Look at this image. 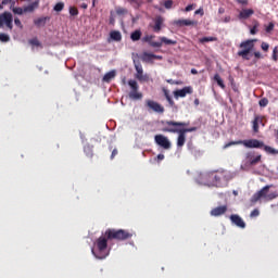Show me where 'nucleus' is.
<instances>
[{
	"label": "nucleus",
	"instance_id": "1",
	"mask_svg": "<svg viewBox=\"0 0 278 278\" xmlns=\"http://www.w3.org/2000/svg\"><path fill=\"white\" fill-rule=\"evenodd\" d=\"M201 179L206 186H215V188H223L229 181V172L225 169L212 170L201 174Z\"/></svg>",
	"mask_w": 278,
	"mask_h": 278
},
{
	"label": "nucleus",
	"instance_id": "2",
	"mask_svg": "<svg viewBox=\"0 0 278 278\" xmlns=\"http://www.w3.org/2000/svg\"><path fill=\"white\" fill-rule=\"evenodd\" d=\"M162 131L165 134H178L177 147L181 149L186 144V134H184L179 127H188L190 123L175 122V121H161Z\"/></svg>",
	"mask_w": 278,
	"mask_h": 278
},
{
	"label": "nucleus",
	"instance_id": "3",
	"mask_svg": "<svg viewBox=\"0 0 278 278\" xmlns=\"http://www.w3.org/2000/svg\"><path fill=\"white\" fill-rule=\"evenodd\" d=\"M236 144H243V147L247 149H263V151L269 155H278V150L270 146L264 144V141L257 139L230 141L226 143L223 149H229V147H236Z\"/></svg>",
	"mask_w": 278,
	"mask_h": 278
},
{
	"label": "nucleus",
	"instance_id": "4",
	"mask_svg": "<svg viewBox=\"0 0 278 278\" xmlns=\"http://www.w3.org/2000/svg\"><path fill=\"white\" fill-rule=\"evenodd\" d=\"M270 188H273V185H266L260 191L254 193L251 198V203H257V201H260L261 199H263V201L265 202L274 201V199H277V192L269 193Z\"/></svg>",
	"mask_w": 278,
	"mask_h": 278
},
{
	"label": "nucleus",
	"instance_id": "5",
	"mask_svg": "<svg viewBox=\"0 0 278 278\" xmlns=\"http://www.w3.org/2000/svg\"><path fill=\"white\" fill-rule=\"evenodd\" d=\"M104 235L106 236L109 241L117 240L118 242L129 240L134 236L131 232L127 230L114 229V228L106 229Z\"/></svg>",
	"mask_w": 278,
	"mask_h": 278
},
{
	"label": "nucleus",
	"instance_id": "6",
	"mask_svg": "<svg viewBox=\"0 0 278 278\" xmlns=\"http://www.w3.org/2000/svg\"><path fill=\"white\" fill-rule=\"evenodd\" d=\"M255 42H257V39H247L242 41L239 45V49L241 50L237 52V55L242 58V60H251V51L255 49Z\"/></svg>",
	"mask_w": 278,
	"mask_h": 278
},
{
	"label": "nucleus",
	"instance_id": "7",
	"mask_svg": "<svg viewBox=\"0 0 278 278\" xmlns=\"http://www.w3.org/2000/svg\"><path fill=\"white\" fill-rule=\"evenodd\" d=\"M108 236L105 233L99 237L96 241V247L98 249V254L92 250L93 255L98 257V260H105L108 255H110V251H108Z\"/></svg>",
	"mask_w": 278,
	"mask_h": 278
},
{
	"label": "nucleus",
	"instance_id": "8",
	"mask_svg": "<svg viewBox=\"0 0 278 278\" xmlns=\"http://www.w3.org/2000/svg\"><path fill=\"white\" fill-rule=\"evenodd\" d=\"M128 86L130 88V91L128 92V99H130V101H142L144 94H142V92L140 91V86L138 85V81L129 79Z\"/></svg>",
	"mask_w": 278,
	"mask_h": 278
},
{
	"label": "nucleus",
	"instance_id": "9",
	"mask_svg": "<svg viewBox=\"0 0 278 278\" xmlns=\"http://www.w3.org/2000/svg\"><path fill=\"white\" fill-rule=\"evenodd\" d=\"M135 71L137 72L135 77L138 81H149V74H144V70L142 68V64L140 61H134Z\"/></svg>",
	"mask_w": 278,
	"mask_h": 278
},
{
	"label": "nucleus",
	"instance_id": "10",
	"mask_svg": "<svg viewBox=\"0 0 278 278\" xmlns=\"http://www.w3.org/2000/svg\"><path fill=\"white\" fill-rule=\"evenodd\" d=\"M245 162L250 166H255L262 162V154L255 155V151H249L245 153Z\"/></svg>",
	"mask_w": 278,
	"mask_h": 278
},
{
	"label": "nucleus",
	"instance_id": "11",
	"mask_svg": "<svg viewBox=\"0 0 278 278\" xmlns=\"http://www.w3.org/2000/svg\"><path fill=\"white\" fill-rule=\"evenodd\" d=\"M12 21H13L12 13L4 12L0 14V27H3V25H5L9 29H12L13 28Z\"/></svg>",
	"mask_w": 278,
	"mask_h": 278
},
{
	"label": "nucleus",
	"instance_id": "12",
	"mask_svg": "<svg viewBox=\"0 0 278 278\" xmlns=\"http://www.w3.org/2000/svg\"><path fill=\"white\" fill-rule=\"evenodd\" d=\"M146 108H148V110H151L152 112H155L156 114H164V108L162 106V104L153 100H146Z\"/></svg>",
	"mask_w": 278,
	"mask_h": 278
},
{
	"label": "nucleus",
	"instance_id": "13",
	"mask_svg": "<svg viewBox=\"0 0 278 278\" xmlns=\"http://www.w3.org/2000/svg\"><path fill=\"white\" fill-rule=\"evenodd\" d=\"M154 140L159 147H162V149H170V141L168 140V137H165L164 135H156Z\"/></svg>",
	"mask_w": 278,
	"mask_h": 278
},
{
	"label": "nucleus",
	"instance_id": "14",
	"mask_svg": "<svg viewBox=\"0 0 278 278\" xmlns=\"http://www.w3.org/2000/svg\"><path fill=\"white\" fill-rule=\"evenodd\" d=\"M154 25H152V29L155 34H160L162 31V27H164V17L162 15H157L153 20Z\"/></svg>",
	"mask_w": 278,
	"mask_h": 278
},
{
	"label": "nucleus",
	"instance_id": "15",
	"mask_svg": "<svg viewBox=\"0 0 278 278\" xmlns=\"http://www.w3.org/2000/svg\"><path fill=\"white\" fill-rule=\"evenodd\" d=\"M187 94H192V87L187 86L184 87L182 89H178L174 91V97L175 99H184Z\"/></svg>",
	"mask_w": 278,
	"mask_h": 278
},
{
	"label": "nucleus",
	"instance_id": "16",
	"mask_svg": "<svg viewBox=\"0 0 278 278\" xmlns=\"http://www.w3.org/2000/svg\"><path fill=\"white\" fill-rule=\"evenodd\" d=\"M230 222L240 229H244L247 227V223H244V219H242V217H240L238 214L230 215Z\"/></svg>",
	"mask_w": 278,
	"mask_h": 278
},
{
	"label": "nucleus",
	"instance_id": "17",
	"mask_svg": "<svg viewBox=\"0 0 278 278\" xmlns=\"http://www.w3.org/2000/svg\"><path fill=\"white\" fill-rule=\"evenodd\" d=\"M173 25H175L176 27H190V26H197L198 22L191 21V20H175L173 22Z\"/></svg>",
	"mask_w": 278,
	"mask_h": 278
},
{
	"label": "nucleus",
	"instance_id": "18",
	"mask_svg": "<svg viewBox=\"0 0 278 278\" xmlns=\"http://www.w3.org/2000/svg\"><path fill=\"white\" fill-rule=\"evenodd\" d=\"M153 38H155V36L153 35H147L142 38V41L143 42H148L150 45V47H153V48H157L160 49V47H162V42L160 41H153Z\"/></svg>",
	"mask_w": 278,
	"mask_h": 278
},
{
	"label": "nucleus",
	"instance_id": "19",
	"mask_svg": "<svg viewBox=\"0 0 278 278\" xmlns=\"http://www.w3.org/2000/svg\"><path fill=\"white\" fill-rule=\"evenodd\" d=\"M226 213H227V205H222V206L214 207L211 211V216L218 217V216H223V214H226Z\"/></svg>",
	"mask_w": 278,
	"mask_h": 278
},
{
	"label": "nucleus",
	"instance_id": "20",
	"mask_svg": "<svg viewBox=\"0 0 278 278\" xmlns=\"http://www.w3.org/2000/svg\"><path fill=\"white\" fill-rule=\"evenodd\" d=\"M255 14V11L253 9H243L239 13V18L247 21V18H251Z\"/></svg>",
	"mask_w": 278,
	"mask_h": 278
},
{
	"label": "nucleus",
	"instance_id": "21",
	"mask_svg": "<svg viewBox=\"0 0 278 278\" xmlns=\"http://www.w3.org/2000/svg\"><path fill=\"white\" fill-rule=\"evenodd\" d=\"M47 21H51V17L50 16L38 17L37 20H34V25H36V27H45L47 25Z\"/></svg>",
	"mask_w": 278,
	"mask_h": 278
},
{
	"label": "nucleus",
	"instance_id": "22",
	"mask_svg": "<svg viewBox=\"0 0 278 278\" xmlns=\"http://www.w3.org/2000/svg\"><path fill=\"white\" fill-rule=\"evenodd\" d=\"M141 60L147 64H153V60H154L153 53L143 52V54L141 55Z\"/></svg>",
	"mask_w": 278,
	"mask_h": 278
},
{
	"label": "nucleus",
	"instance_id": "23",
	"mask_svg": "<svg viewBox=\"0 0 278 278\" xmlns=\"http://www.w3.org/2000/svg\"><path fill=\"white\" fill-rule=\"evenodd\" d=\"M110 37L112 40H115V42H121L123 40V35H121V31L118 30H112Z\"/></svg>",
	"mask_w": 278,
	"mask_h": 278
},
{
	"label": "nucleus",
	"instance_id": "24",
	"mask_svg": "<svg viewBox=\"0 0 278 278\" xmlns=\"http://www.w3.org/2000/svg\"><path fill=\"white\" fill-rule=\"evenodd\" d=\"M115 77H116V72L111 71L103 76L102 81H105V84H110V81H112Z\"/></svg>",
	"mask_w": 278,
	"mask_h": 278
},
{
	"label": "nucleus",
	"instance_id": "25",
	"mask_svg": "<svg viewBox=\"0 0 278 278\" xmlns=\"http://www.w3.org/2000/svg\"><path fill=\"white\" fill-rule=\"evenodd\" d=\"M140 38H142V30L140 29H137L130 34V39L132 40V42H138Z\"/></svg>",
	"mask_w": 278,
	"mask_h": 278
},
{
	"label": "nucleus",
	"instance_id": "26",
	"mask_svg": "<svg viewBox=\"0 0 278 278\" xmlns=\"http://www.w3.org/2000/svg\"><path fill=\"white\" fill-rule=\"evenodd\" d=\"M213 79H214V81H216L217 86H219V88H222V90H225V88H226L225 81H223V78H220L219 74H215Z\"/></svg>",
	"mask_w": 278,
	"mask_h": 278
},
{
	"label": "nucleus",
	"instance_id": "27",
	"mask_svg": "<svg viewBox=\"0 0 278 278\" xmlns=\"http://www.w3.org/2000/svg\"><path fill=\"white\" fill-rule=\"evenodd\" d=\"M40 1H35L30 4H28L27 7L24 8V12H34V10H36V8H38Z\"/></svg>",
	"mask_w": 278,
	"mask_h": 278
},
{
	"label": "nucleus",
	"instance_id": "28",
	"mask_svg": "<svg viewBox=\"0 0 278 278\" xmlns=\"http://www.w3.org/2000/svg\"><path fill=\"white\" fill-rule=\"evenodd\" d=\"M216 40H218L216 37H203L199 39V42L205 45V42H216Z\"/></svg>",
	"mask_w": 278,
	"mask_h": 278
},
{
	"label": "nucleus",
	"instance_id": "29",
	"mask_svg": "<svg viewBox=\"0 0 278 278\" xmlns=\"http://www.w3.org/2000/svg\"><path fill=\"white\" fill-rule=\"evenodd\" d=\"M164 97L166 99V101L169 103V105L173 108V105H175V101L173 100V98L170 97V93H168V90L164 89Z\"/></svg>",
	"mask_w": 278,
	"mask_h": 278
},
{
	"label": "nucleus",
	"instance_id": "30",
	"mask_svg": "<svg viewBox=\"0 0 278 278\" xmlns=\"http://www.w3.org/2000/svg\"><path fill=\"white\" fill-rule=\"evenodd\" d=\"M160 40L159 42H162L164 45H177V40H173V39H168L166 37H160Z\"/></svg>",
	"mask_w": 278,
	"mask_h": 278
},
{
	"label": "nucleus",
	"instance_id": "31",
	"mask_svg": "<svg viewBox=\"0 0 278 278\" xmlns=\"http://www.w3.org/2000/svg\"><path fill=\"white\" fill-rule=\"evenodd\" d=\"M253 131L257 134L260 131V117H255L253 121Z\"/></svg>",
	"mask_w": 278,
	"mask_h": 278
},
{
	"label": "nucleus",
	"instance_id": "32",
	"mask_svg": "<svg viewBox=\"0 0 278 278\" xmlns=\"http://www.w3.org/2000/svg\"><path fill=\"white\" fill-rule=\"evenodd\" d=\"M115 12L118 16H123L125 14H127V9L123 8V7H117L115 9Z\"/></svg>",
	"mask_w": 278,
	"mask_h": 278
},
{
	"label": "nucleus",
	"instance_id": "33",
	"mask_svg": "<svg viewBox=\"0 0 278 278\" xmlns=\"http://www.w3.org/2000/svg\"><path fill=\"white\" fill-rule=\"evenodd\" d=\"M257 27H260V22L254 21V25H253V27L250 29V34H251L252 36H255V34H257Z\"/></svg>",
	"mask_w": 278,
	"mask_h": 278
},
{
	"label": "nucleus",
	"instance_id": "34",
	"mask_svg": "<svg viewBox=\"0 0 278 278\" xmlns=\"http://www.w3.org/2000/svg\"><path fill=\"white\" fill-rule=\"evenodd\" d=\"M179 130L185 134H192V131H197V127H190V128H181L179 127Z\"/></svg>",
	"mask_w": 278,
	"mask_h": 278
},
{
	"label": "nucleus",
	"instance_id": "35",
	"mask_svg": "<svg viewBox=\"0 0 278 278\" xmlns=\"http://www.w3.org/2000/svg\"><path fill=\"white\" fill-rule=\"evenodd\" d=\"M0 42H10V35L5 33L0 34Z\"/></svg>",
	"mask_w": 278,
	"mask_h": 278
},
{
	"label": "nucleus",
	"instance_id": "36",
	"mask_svg": "<svg viewBox=\"0 0 278 278\" xmlns=\"http://www.w3.org/2000/svg\"><path fill=\"white\" fill-rule=\"evenodd\" d=\"M54 12H62V10H64V2H58L54 8H53Z\"/></svg>",
	"mask_w": 278,
	"mask_h": 278
},
{
	"label": "nucleus",
	"instance_id": "37",
	"mask_svg": "<svg viewBox=\"0 0 278 278\" xmlns=\"http://www.w3.org/2000/svg\"><path fill=\"white\" fill-rule=\"evenodd\" d=\"M70 15L79 16V10L76 7H70Z\"/></svg>",
	"mask_w": 278,
	"mask_h": 278
},
{
	"label": "nucleus",
	"instance_id": "38",
	"mask_svg": "<svg viewBox=\"0 0 278 278\" xmlns=\"http://www.w3.org/2000/svg\"><path fill=\"white\" fill-rule=\"evenodd\" d=\"M29 45H31L33 47H42L38 38L30 39Z\"/></svg>",
	"mask_w": 278,
	"mask_h": 278
},
{
	"label": "nucleus",
	"instance_id": "39",
	"mask_svg": "<svg viewBox=\"0 0 278 278\" xmlns=\"http://www.w3.org/2000/svg\"><path fill=\"white\" fill-rule=\"evenodd\" d=\"M25 12V9L17 7L13 9V13L14 14H18V15H23V13Z\"/></svg>",
	"mask_w": 278,
	"mask_h": 278
},
{
	"label": "nucleus",
	"instance_id": "40",
	"mask_svg": "<svg viewBox=\"0 0 278 278\" xmlns=\"http://www.w3.org/2000/svg\"><path fill=\"white\" fill-rule=\"evenodd\" d=\"M258 105L260 108H266V105H268V100L267 98H263L258 101Z\"/></svg>",
	"mask_w": 278,
	"mask_h": 278
},
{
	"label": "nucleus",
	"instance_id": "41",
	"mask_svg": "<svg viewBox=\"0 0 278 278\" xmlns=\"http://www.w3.org/2000/svg\"><path fill=\"white\" fill-rule=\"evenodd\" d=\"M261 49H262L263 51H265V53H267L268 49H270V45H268L267 42L263 41V42L261 43Z\"/></svg>",
	"mask_w": 278,
	"mask_h": 278
},
{
	"label": "nucleus",
	"instance_id": "42",
	"mask_svg": "<svg viewBox=\"0 0 278 278\" xmlns=\"http://www.w3.org/2000/svg\"><path fill=\"white\" fill-rule=\"evenodd\" d=\"M273 29H275V24H274L273 22H270V23L268 24V26L265 28V31H266L267 34H270V31H273Z\"/></svg>",
	"mask_w": 278,
	"mask_h": 278
},
{
	"label": "nucleus",
	"instance_id": "43",
	"mask_svg": "<svg viewBox=\"0 0 278 278\" xmlns=\"http://www.w3.org/2000/svg\"><path fill=\"white\" fill-rule=\"evenodd\" d=\"M164 8H165L166 10H170V8H173V0H166V1L164 2Z\"/></svg>",
	"mask_w": 278,
	"mask_h": 278
},
{
	"label": "nucleus",
	"instance_id": "44",
	"mask_svg": "<svg viewBox=\"0 0 278 278\" xmlns=\"http://www.w3.org/2000/svg\"><path fill=\"white\" fill-rule=\"evenodd\" d=\"M277 54H278V48L275 47L274 50H273V55H271L274 62H277V60H278V55Z\"/></svg>",
	"mask_w": 278,
	"mask_h": 278
},
{
	"label": "nucleus",
	"instance_id": "45",
	"mask_svg": "<svg viewBox=\"0 0 278 278\" xmlns=\"http://www.w3.org/2000/svg\"><path fill=\"white\" fill-rule=\"evenodd\" d=\"M251 218H255L257 216H260V210L254 208L251 214H250Z\"/></svg>",
	"mask_w": 278,
	"mask_h": 278
},
{
	"label": "nucleus",
	"instance_id": "46",
	"mask_svg": "<svg viewBox=\"0 0 278 278\" xmlns=\"http://www.w3.org/2000/svg\"><path fill=\"white\" fill-rule=\"evenodd\" d=\"M14 24L16 25V27L23 29V23H21V20L18 17L14 18Z\"/></svg>",
	"mask_w": 278,
	"mask_h": 278
},
{
	"label": "nucleus",
	"instance_id": "47",
	"mask_svg": "<svg viewBox=\"0 0 278 278\" xmlns=\"http://www.w3.org/2000/svg\"><path fill=\"white\" fill-rule=\"evenodd\" d=\"M192 10H194V4H188V5L185 8V12H192Z\"/></svg>",
	"mask_w": 278,
	"mask_h": 278
},
{
	"label": "nucleus",
	"instance_id": "48",
	"mask_svg": "<svg viewBox=\"0 0 278 278\" xmlns=\"http://www.w3.org/2000/svg\"><path fill=\"white\" fill-rule=\"evenodd\" d=\"M8 3H12L14 5V3H16V0H2V5H8Z\"/></svg>",
	"mask_w": 278,
	"mask_h": 278
},
{
	"label": "nucleus",
	"instance_id": "49",
	"mask_svg": "<svg viewBox=\"0 0 278 278\" xmlns=\"http://www.w3.org/2000/svg\"><path fill=\"white\" fill-rule=\"evenodd\" d=\"M237 3H240L241 5H249V0H236Z\"/></svg>",
	"mask_w": 278,
	"mask_h": 278
},
{
	"label": "nucleus",
	"instance_id": "50",
	"mask_svg": "<svg viewBox=\"0 0 278 278\" xmlns=\"http://www.w3.org/2000/svg\"><path fill=\"white\" fill-rule=\"evenodd\" d=\"M254 58H256V60H262V53L260 51H256L253 53Z\"/></svg>",
	"mask_w": 278,
	"mask_h": 278
},
{
	"label": "nucleus",
	"instance_id": "51",
	"mask_svg": "<svg viewBox=\"0 0 278 278\" xmlns=\"http://www.w3.org/2000/svg\"><path fill=\"white\" fill-rule=\"evenodd\" d=\"M116 155H118V150L117 149H114L112 151V154H111V160H114V157H116Z\"/></svg>",
	"mask_w": 278,
	"mask_h": 278
},
{
	"label": "nucleus",
	"instance_id": "52",
	"mask_svg": "<svg viewBox=\"0 0 278 278\" xmlns=\"http://www.w3.org/2000/svg\"><path fill=\"white\" fill-rule=\"evenodd\" d=\"M127 1L128 3H130V5H134V4L138 5V0H127Z\"/></svg>",
	"mask_w": 278,
	"mask_h": 278
},
{
	"label": "nucleus",
	"instance_id": "53",
	"mask_svg": "<svg viewBox=\"0 0 278 278\" xmlns=\"http://www.w3.org/2000/svg\"><path fill=\"white\" fill-rule=\"evenodd\" d=\"M153 58H154V60H164V58L162 55L153 54Z\"/></svg>",
	"mask_w": 278,
	"mask_h": 278
},
{
	"label": "nucleus",
	"instance_id": "54",
	"mask_svg": "<svg viewBox=\"0 0 278 278\" xmlns=\"http://www.w3.org/2000/svg\"><path fill=\"white\" fill-rule=\"evenodd\" d=\"M191 75H199V71H197V68H191Z\"/></svg>",
	"mask_w": 278,
	"mask_h": 278
},
{
	"label": "nucleus",
	"instance_id": "55",
	"mask_svg": "<svg viewBox=\"0 0 278 278\" xmlns=\"http://www.w3.org/2000/svg\"><path fill=\"white\" fill-rule=\"evenodd\" d=\"M156 160H159V162H162V160H164V154H159L156 156Z\"/></svg>",
	"mask_w": 278,
	"mask_h": 278
},
{
	"label": "nucleus",
	"instance_id": "56",
	"mask_svg": "<svg viewBox=\"0 0 278 278\" xmlns=\"http://www.w3.org/2000/svg\"><path fill=\"white\" fill-rule=\"evenodd\" d=\"M194 14H201V16H203V10L202 9H199L194 12Z\"/></svg>",
	"mask_w": 278,
	"mask_h": 278
},
{
	"label": "nucleus",
	"instance_id": "57",
	"mask_svg": "<svg viewBox=\"0 0 278 278\" xmlns=\"http://www.w3.org/2000/svg\"><path fill=\"white\" fill-rule=\"evenodd\" d=\"M80 8H81L83 10H88V4H87V3H83V4L80 5Z\"/></svg>",
	"mask_w": 278,
	"mask_h": 278
},
{
	"label": "nucleus",
	"instance_id": "58",
	"mask_svg": "<svg viewBox=\"0 0 278 278\" xmlns=\"http://www.w3.org/2000/svg\"><path fill=\"white\" fill-rule=\"evenodd\" d=\"M218 14H225V8H219L218 9Z\"/></svg>",
	"mask_w": 278,
	"mask_h": 278
},
{
	"label": "nucleus",
	"instance_id": "59",
	"mask_svg": "<svg viewBox=\"0 0 278 278\" xmlns=\"http://www.w3.org/2000/svg\"><path fill=\"white\" fill-rule=\"evenodd\" d=\"M229 21H231V17H230V16L225 17V23H229Z\"/></svg>",
	"mask_w": 278,
	"mask_h": 278
},
{
	"label": "nucleus",
	"instance_id": "60",
	"mask_svg": "<svg viewBox=\"0 0 278 278\" xmlns=\"http://www.w3.org/2000/svg\"><path fill=\"white\" fill-rule=\"evenodd\" d=\"M199 103H200V102H199V99H195V100H194V105H199Z\"/></svg>",
	"mask_w": 278,
	"mask_h": 278
},
{
	"label": "nucleus",
	"instance_id": "61",
	"mask_svg": "<svg viewBox=\"0 0 278 278\" xmlns=\"http://www.w3.org/2000/svg\"><path fill=\"white\" fill-rule=\"evenodd\" d=\"M110 23H111V25H114V20L111 18V20H110Z\"/></svg>",
	"mask_w": 278,
	"mask_h": 278
},
{
	"label": "nucleus",
	"instance_id": "62",
	"mask_svg": "<svg viewBox=\"0 0 278 278\" xmlns=\"http://www.w3.org/2000/svg\"><path fill=\"white\" fill-rule=\"evenodd\" d=\"M167 84H173V79L167 80Z\"/></svg>",
	"mask_w": 278,
	"mask_h": 278
},
{
	"label": "nucleus",
	"instance_id": "63",
	"mask_svg": "<svg viewBox=\"0 0 278 278\" xmlns=\"http://www.w3.org/2000/svg\"><path fill=\"white\" fill-rule=\"evenodd\" d=\"M148 1V3H153V0H147Z\"/></svg>",
	"mask_w": 278,
	"mask_h": 278
},
{
	"label": "nucleus",
	"instance_id": "64",
	"mask_svg": "<svg viewBox=\"0 0 278 278\" xmlns=\"http://www.w3.org/2000/svg\"><path fill=\"white\" fill-rule=\"evenodd\" d=\"M0 10H3V5L0 4Z\"/></svg>",
	"mask_w": 278,
	"mask_h": 278
}]
</instances>
